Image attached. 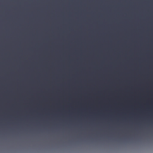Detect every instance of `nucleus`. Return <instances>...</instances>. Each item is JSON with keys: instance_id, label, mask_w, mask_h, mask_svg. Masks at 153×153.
<instances>
[{"instance_id": "f257e3e1", "label": "nucleus", "mask_w": 153, "mask_h": 153, "mask_svg": "<svg viewBox=\"0 0 153 153\" xmlns=\"http://www.w3.org/2000/svg\"><path fill=\"white\" fill-rule=\"evenodd\" d=\"M23 10H25V9H24Z\"/></svg>"}, {"instance_id": "f03ea898", "label": "nucleus", "mask_w": 153, "mask_h": 153, "mask_svg": "<svg viewBox=\"0 0 153 153\" xmlns=\"http://www.w3.org/2000/svg\"><path fill=\"white\" fill-rule=\"evenodd\" d=\"M37 10H38L39 9H37Z\"/></svg>"}, {"instance_id": "7ed1b4c3", "label": "nucleus", "mask_w": 153, "mask_h": 153, "mask_svg": "<svg viewBox=\"0 0 153 153\" xmlns=\"http://www.w3.org/2000/svg\"><path fill=\"white\" fill-rule=\"evenodd\" d=\"M74 10H75L76 9H74Z\"/></svg>"}, {"instance_id": "20e7f679", "label": "nucleus", "mask_w": 153, "mask_h": 153, "mask_svg": "<svg viewBox=\"0 0 153 153\" xmlns=\"http://www.w3.org/2000/svg\"><path fill=\"white\" fill-rule=\"evenodd\" d=\"M88 10H89L90 9H88Z\"/></svg>"}, {"instance_id": "39448f33", "label": "nucleus", "mask_w": 153, "mask_h": 153, "mask_svg": "<svg viewBox=\"0 0 153 153\" xmlns=\"http://www.w3.org/2000/svg\"><path fill=\"white\" fill-rule=\"evenodd\" d=\"M95 10H97V9H96Z\"/></svg>"}, {"instance_id": "423d86ee", "label": "nucleus", "mask_w": 153, "mask_h": 153, "mask_svg": "<svg viewBox=\"0 0 153 153\" xmlns=\"http://www.w3.org/2000/svg\"><path fill=\"white\" fill-rule=\"evenodd\" d=\"M117 10H119V9H118Z\"/></svg>"}, {"instance_id": "0eeeda50", "label": "nucleus", "mask_w": 153, "mask_h": 153, "mask_svg": "<svg viewBox=\"0 0 153 153\" xmlns=\"http://www.w3.org/2000/svg\"><path fill=\"white\" fill-rule=\"evenodd\" d=\"M146 10H147L148 9H146Z\"/></svg>"}, {"instance_id": "6e6552de", "label": "nucleus", "mask_w": 153, "mask_h": 153, "mask_svg": "<svg viewBox=\"0 0 153 153\" xmlns=\"http://www.w3.org/2000/svg\"><path fill=\"white\" fill-rule=\"evenodd\" d=\"M38 10V11H39V10Z\"/></svg>"}, {"instance_id": "1a4fd4ad", "label": "nucleus", "mask_w": 153, "mask_h": 153, "mask_svg": "<svg viewBox=\"0 0 153 153\" xmlns=\"http://www.w3.org/2000/svg\"><path fill=\"white\" fill-rule=\"evenodd\" d=\"M57 10V11H58L59 10Z\"/></svg>"}, {"instance_id": "9d476101", "label": "nucleus", "mask_w": 153, "mask_h": 153, "mask_svg": "<svg viewBox=\"0 0 153 153\" xmlns=\"http://www.w3.org/2000/svg\"><path fill=\"white\" fill-rule=\"evenodd\" d=\"M78 10V11H79V10Z\"/></svg>"}, {"instance_id": "9b49d317", "label": "nucleus", "mask_w": 153, "mask_h": 153, "mask_svg": "<svg viewBox=\"0 0 153 153\" xmlns=\"http://www.w3.org/2000/svg\"><path fill=\"white\" fill-rule=\"evenodd\" d=\"M140 10V11H141L142 10Z\"/></svg>"}]
</instances>
